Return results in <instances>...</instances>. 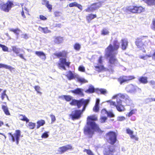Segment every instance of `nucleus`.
I'll return each instance as SVG.
<instances>
[{
	"label": "nucleus",
	"mask_w": 155,
	"mask_h": 155,
	"mask_svg": "<svg viewBox=\"0 0 155 155\" xmlns=\"http://www.w3.org/2000/svg\"><path fill=\"white\" fill-rule=\"evenodd\" d=\"M34 88L37 93H38L40 94H41V92L40 91V87L39 86H34Z\"/></svg>",
	"instance_id": "ea45409f"
},
{
	"label": "nucleus",
	"mask_w": 155,
	"mask_h": 155,
	"mask_svg": "<svg viewBox=\"0 0 155 155\" xmlns=\"http://www.w3.org/2000/svg\"><path fill=\"white\" fill-rule=\"evenodd\" d=\"M153 101H155V98H148L146 100L147 102H150Z\"/></svg>",
	"instance_id": "09e8293b"
},
{
	"label": "nucleus",
	"mask_w": 155,
	"mask_h": 155,
	"mask_svg": "<svg viewBox=\"0 0 155 155\" xmlns=\"http://www.w3.org/2000/svg\"><path fill=\"white\" fill-rule=\"evenodd\" d=\"M78 70L80 71L84 72L85 71V68L83 66H80L78 68Z\"/></svg>",
	"instance_id": "864d4df0"
},
{
	"label": "nucleus",
	"mask_w": 155,
	"mask_h": 155,
	"mask_svg": "<svg viewBox=\"0 0 155 155\" xmlns=\"http://www.w3.org/2000/svg\"><path fill=\"white\" fill-rule=\"evenodd\" d=\"M149 5H154L155 4V0H143Z\"/></svg>",
	"instance_id": "c85d7f7f"
},
{
	"label": "nucleus",
	"mask_w": 155,
	"mask_h": 155,
	"mask_svg": "<svg viewBox=\"0 0 155 155\" xmlns=\"http://www.w3.org/2000/svg\"><path fill=\"white\" fill-rule=\"evenodd\" d=\"M48 132H45L42 134L41 137L42 138H47L48 137Z\"/></svg>",
	"instance_id": "a18cd8bd"
},
{
	"label": "nucleus",
	"mask_w": 155,
	"mask_h": 155,
	"mask_svg": "<svg viewBox=\"0 0 155 155\" xmlns=\"http://www.w3.org/2000/svg\"><path fill=\"white\" fill-rule=\"evenodd\" d=\"M108 111H107L105 109H103L101 111V113L102 114H107V112Z\"/></svg>",
	"instance_id": "774afa93"
},
{
	"label": "nucleus",
	"mask_w": 155,
	"mask_h": 155,
	"mask_svg": "<svg viewBox=\"0 0 155 155\" xmlns=\"http://www.w3.org/2000/svg\"><path fill=\"white\" fill-rule=\"evenodd\" d=\"M151 28L154 30H155V20L153 21V24L151 27Z\"/></svg>",
	"instance_id": "052dcab7"
},
{
	"label": "nucleus",
	"mask_w": 155,
	"mask_h": 155,
	"mask_svg": "<svg viewBox=\"0 0 155 155\" xmlns=\"http://www.w3.org/2000/svg\"><path fill=\"white\" fill-rule=\"evenodd\" d=\"M18 56L20 57L21 58L24 60H26V59L24 58L23 55L22 54H19Z\"/></svg>",
	"instance_id": "e2e57ef3"
},
{
	"label": "nucleus",
	"mask_w": 155,
	"mask_h": 155,
	"mask_svg": "<svg viewBox=\"0 0 155 155\" xmlns=\"http://www.w3.org/2000/svg\"><path fill=\"white\" fill-rule=\"evenodd\" d=\"M109 143L112 145L114 144L117 141V135L115 132L110 131L106 134Z\"/></svg>",
	"instance_id": "9b49d317"
},
{
	"label": "nucleus",
	"mask_w": 155,
	"mask_h": 155,
	"mask_svg": "<svg viewBox=\"0 0 155 155\" xmlns=\"http://www.w3.org/2000/svg\"><path fill=\"white\" fill-rule=\"evenodd\" d=\"M137 89H139V88L137 87L132 84H130L127 86L126 88V91L127 92L130 93L135 92L136 91Z\"/></svg>",
	"instance_id": "f3484780"
},
{
	"label": "nucleus",
	"mask_w": 155,
	"mask_h": 155,
	"mask_svg": "<svg viewBox=\"0 0 155 155\" xmlns=\"http://www.w3.org/2000/svg\"><path fill=\"white\" fill-rule=\"evenodd\" d=\"M96 15H93L92 14H89L86 17V19L88 22H90V21L94 18H96Z\"/></svg>",
	"instance_id": "bb28decb"
},
{
	"label": "nucleus",
	"mask_w": 155,
	"mask_h": 155,
	"mask_svg": "<svg viewBox=\"0 0 155 155\" xmlns=\"http://www.w3.org/2000/svg\"><path fill=\"white\" fill-rule=\"evenodd\" d=\"M9 135V139L12 142H15L17 144H18L20 140V138L21 136V132L19 130H15V132L12 134L11 133H8Z\"/></svg>",
	"instance_id": "6e6552de"
},
{
	"label": "nucleus",
	"mask_w": 155,
	"mask_h": 155,
	"mask_svg": "<svg viewBox=\"0 0 155 155\" xmlns=\"http://www.w3.org/2000/svg\"><path fill=\"white\" fill-rule=\"evenodd\" d=\"M146 58H147V59L148 58H150L151 57H152V54H146Z\"/></svg>",
	"instance_id": "69168bd1"
},
{
	"label": "nucleus",
	"mask_w": 155,
	"mask_h": 155,
	"mask_svg": "<svg viewBox=\"0 0 155 155\" xmlns=\"http://www.w3.org/2000/svg\"><path fill=\"white\" fill-rule=\"evenodd\" d=\"M35 124L31 122H29L28 124V127L30 129H33L35 127Z\"/></svg>",
	"instance_id": "72a5a7b5"
},
{
	"label": "nucleus",
	"mask_w": 155,
	"mask_h": 155,
	"mask_svg": "<svg viewBox=\"0 0 155 155\" xmlns=\"http://www.w3.org/2000/svg\"><path fill=\"white\" fill-rule=\"evenodd\" d=\"M57 58H60L59 62L57 64L58 68L66 70L65 66H68V62L67 61V54L64 51L55 53L54 54Z\"/></svg>",
	"instance_id": "20e7f679"
},
{
	"label": "nucleus",
	"mask_w": 155,
	"mask_h": 155,
	"mask_svg": "<svg viewBox=\"0 0 155 155\" xmlns=\"http://www.w3.org/2000/svg\"><path fill=\"white\" fill-rule=\"evenodd\" d=\"M45 123V121L43 120H38L37 122V129H38L41 126H43Z\"/></svg>",
	"instance_id": "5701e85b"
},
{
	"label": "nucleus",
	"mask_w": 155,
	"mask_h": 155,
	"mask_svg": "<svg viewBox=\"0 0 155 155\" xmlns=\"http://www.w3.org/2000/svg\"><path fill=\"white\" fill-rule=\"evenodd\" d=\"M5 68V69H8L10 71H11L14 69V68L11 66H8L6 64L0 63V68Z\"/></svg>",
	"instance_id": "393cba45"
},
{
	"label": "nucleus",
	"mask_w": 155,
	"mask_h": 155,
	"mask_svg": "<svg viewBox=\"0 0 155 155\" xmlns=\"http://www.w3.org/2000/svg\"><path fill=\"white\" fill-rule=\"evenodd\" d=\"M83 91V90L81 88H78L74 90H70L68 91V92H71L75 94H78L82 96L84 95Z\"/></svg>",
	"instance_id": "a211bd4d"
},
{
	"label": "nucleus",
	"mask_w": 155,
	"mask_h": 155,
	"mask_svg": "<svg viewBox=\"0 0 155 155\" xmlns=\"http://www.w3.org/2000/svg\"><path fill=\"white\" fill-rule=\"evenodd\" d=\"M76 78L78 81L81 83H86L87 82V80L84 78L78 76L77 74L73 73L71 71H68V80H71Z\"/></svg>",
	"instance_id": "9d476101"
},
{
	"label": "nucleus",
	"mask_w": 155,
	"mask_h": 155,
	"mask_svg": "<svg viewBox=\"0 0 155 155\" xmlns=\"http://www.w3.org/2000/svg\"><path fill=\"white\" fill-rule=\"evenodd\" d=\"M119 47V43L117 40H115L113 41V45L110 44L106 50V55L110 57L109 62L111 67L118 64V61L116 59L115 55L117 54V50Z\"/></svg>",
	"instance_id": "f257e3e1"
},
{
	"label": "nucleus",
	"mask_w": 155,
	"mask_h": 155,
	"mask_svg": "<svg viewBox=\"0 0 155 155\" xmlns=\"http://www.w3.org/2000/svg\"><path fill=\"white\" fill-rule=\"evenodd\" d=\"M41 28L43 31V32L44 33H47L51 32V31L48 29L47 27L45 28L41 27Z\"/></svg>",
	"instance_id": "c9c22d12"
},
{
	"label": "nucleus",
	"mask_w": 155,
	"mask_h": 155,
	"mask_svg": "<svg viewBox=\"0 0 155 155\" xmlns=\"http://www.w3.org/2000/svg\"><path fill=\"white\" fill-rule=\"evenodd\" d=\"M135 78V77L133 76H122L120 77L118 79V81L120 84H122L124 82L132 80Z\"/></svg>",
	"instance_id": "4468645a"
},
{
	"label": "nucleus",
	"mask_w": 155,
	"mask_h": 155,
	"mask_svg": "<svg viewBox=\"0 0 155 155\" xmlns=\"http://www.w3.org/2000/svg\"><path fill=\"white\" fill-rule=\"evenodd\" d=\"M77 5V3L76 2H74L70 4H69V6L70 7H73L74 6L76 7Z\"/></svg>",
	"instance_id": "4d7b16f0"
},
{
	"label": "nucleus",
	"mask_w": 155,
	"mask_h": 155,
	"mask_svg": "<svg viewBox=\"0 0 155 155\" xmlns=\"http://www.w3.org/2000/svg\"><path fill=\"white\" fill-rule=\"evenodd\" d=\"M95 89L93 86L92 85L89 86L88 89L85 91V92L87 93H93L94 92Z\"/></svg>",
	"instance_id": "cd10ccee"
},
{
	"label": "nucleus",
	"mask_w": 155,
	"mask_h": 155,
	"mask_svg": "<svg viewBox=\"0 0 155 155\" xmlns=\"http://www.w3.org/2000/svg\"><path fill=\"white\" fill-rule=\"evenodd\" d=\"M102 2H98L96 3H95L92 4L90 7H88L85 10L87 12H90L96 10L101 6V4Z\"/></svg>",
	"instance_id": "f8f14e48"
},
{
	"label": "nucleus",
	"mask_w": 155,
	"mask_h": 155,
	"mask_svg": "<svg viewBox=\"0 0 155 155\" xmlns=\"http://www.w3.org/2000/svg\"><path fill=\"white\" fill-rule=\"evenodd\" d=\"M99 110V105H95L93 108V110L95 112H97Z\"/></svg>",
	"instance_id": "c03bdc74"
},
{
	"label": "nucleus",
	"mask_w": 155,
	"mask_h": 155,
	"mask_svg": "<svg viewBox=\"0 0 155 155\" xmlns=\"http://www.w3.org/2000/svg\"><path fill=\"white\" fill-rule=\"evenodd\" d=\"M22 35V38L24 39H27L28 38V35L26 34H23Z\"/></svg>",
	"instance_id": "bf43d9fd"
},
{
	"label": "nucleus",
	"mask_w": 155,
	"mask_h": 155,
	"mask_svg": "<svg viewBox=\"0 0 155 155\" xmlns=\"http://www.w3.org/2000/svg\"><path fill=\"white\" fill-rule=\"evenodd\" d=\"M14 6L13 1L8 0L5 3L2 2L0 3V9L6 12H8Z\"/></svg>",
	"instance_id": "0eeeda50"
},
{
	"label": "nucleus",
	"mask_w": 155,
	"mask_h": 155,
	"mask_svg": "<svg viewBox=\"0 0 155 155\" xmlns=\"http://www.w3.org/2000/svg\"><path fill=\"white\" fill-rule=\"evenodd\" d=\"M100 102V100L99 99H96V103L95 105H99Z\"/></svg>",
	"instance_id": "0e129e2a"
},
{
	"label": "nucleus",
	"mask_w": 155,
	"mask_h": 155,
	"mask_svg": "<svg viewBox=\"0 0 155 155\" xmlns=\"http://www.w3.org/2000/svg\"><path fill=\"white\" fill-rule=\"evenodd\" d=\"M18 117L20 120L25 121L26 123L28 122L29 121V120L25 116V115L20 114L18 115Z\"/></svg>",
	"instance_id": "b1692460"
},
{
	"label": "nucleus",
	"mask_w": 155,
	"mask_h": 155,
	"mask_svg": "<svg viewBox=\"0 0 155 155\" xmlns=\"http://www.w3.org/2000/svg\"><path fill=\"white\" fill-rule=\"evenodd\" d=\"M9 31H11L13 32L16 35H18L19 34V32L20 31V30L18 28L15 29L11 28L9 29Z\"/></svg>",
	"instance_id": "7c9ffc66"
},
{
	"label": "nucleus",
	"mask_w": 155,
	"mask_h": 155,
	"mask_svg": "<svg viewBox=\"0 0 155 155\" xmlns=\"http://www.w3.org/2000/svg\"><path fill=\"white\" fill-rule=\"evenodd\" d=\"M0 47H1L2 50L4 51H8V48L7 47L4 45H3L0 44Z\"/></svg>",
	"instance_id": "a19ab883"
},
{
	"label": "nucleus",
	"mask_w": 155,
	"mask_h": 155,
	"mask_svg": "<svg viewBox=\"0 0 155 155\" xmlns=\"http://www.w3.org/2000/svg\"><path fill=\"white\" fill-rule=\"evenodd\" d=\"M88 99H81L79 100L72 99L70 104L72 105H77L78 108H80L83 105L82 111H84L86 107L89 102Z\"/></svg>",
	"instance_id": "39448f33"
},
{
	"label": "nucleus",
	"mask_w": 155,
	"mask_h": 155,
	"mask_svg": "<svg viewBox=\"0 0 155 155\" xmlns=\"http://www.w3.org/2000/svg\"><path fill=\"white\" fill-rule=\"evenodd\" d=\"M107 114L108 116L110 117H114V114L111 111H108Z\"/></svg>",
	"instance_id": "49530a36"
},
{
	"label": "nucleus",
	"mask_w": 155,
	"mask_h": 155,
	"mask_svg": "<svg viewBox=\"0 0 155 155\" xmlns=\"http://www.w3.org/2000/svg\"><path fill=\"white\" fill-rule=\"evenodd\" d=\"M126 131L127 133L130 135L132 134L133 133V131L131 130L129 128L127 129Z\"/></svg>",
	"instance_id": "6e6d98bb"
},
{
	"label": "nucleus",
	"mask_w": 155,
	"mask_h": 155,
	"mask_svg": "<svg viewBox=\"0 0 155 155\" xmlns=\"http://www.w3.org/2000/svg\"><path fill=\"white\" fill-rule=\"evenodd\" d=\"M114 150L113 147L108 146L104 151V155H113Z\"/></svg>",
	"instance_id": "dca6fc26"
},
{
	"label": "nucleus",
	"mask_w": 155,
	"mask_h": 155,
	"mask_svg": "<svg viewBox=\"0 0 155 155\" xmlns=\"http://www.w3.org/2000/svg\"><path fill=\"white\" fill-rule=\"evenodd\" d=\"M6 90H4L1 93V98L2 101H3L4 100L5 97H6L7 100H9V98L7 95L6 94Z\"/></svg>",
	"instance_id": "a878e982"
},
{
	"label": "nucleus",
	"mask_w": 155,
	"mask_h": 155,
	"mask_svg": "<svg viewBox=\"0 0 155 155\" xmlns=\"http://www.w3.org/2000/svg\"><path fill=\"white\" fill-rule=\"evenodd\" d=\"M45 6L49 10V12H51L52 9V5L49 4V2L45 5Z\"/></svg>",
	"instance_id": "79ce46f5"
},
{
	"label": "nucleus",
	"mask_w": 155,
	"mask_h": 155,
	"mask_svg": "<svg viewBox=\"0 0 155 155\" xmlns=\"http://www.w3.org/2000/svg\"><path fill=\"white\" fill-rule=\"evenodd\" d=\"M107 117H101L100 119V121L101 123H104L107 119Z\"/></svg>",
	"instance_id": "de8ad7c7"
},
{
	"label": "nucleus",
	"mask_w": 155,
	"mask_h": 155,
	"mask_svg": "<svg viewBox=\"0 0 155 155\" xmlns=\"http://www.w3.org/2000/svg\"><path fill=\"white\" fill-rule=\"evenodd\" d=\"M113 98L117 99L116 103L110 100L107 102L110 103V104L111 106H115L117 110L119 112L123 111L125 110L124 105L122 104V101L120 98L125 100V102L127 105H129L131 103V101L130 98L126 94L119 93L114 96Z\"/></svg>",
	"instance_id": "f03ea898"
},
{
	"label": "nucleus",
	"mask_w": 155,
	"mask_h": 155,
	"mask_svg": "<svg viewBox=\"0 0 155 155\" xmlns=\"http://www.w3.org/2000/svg\"><path fill=\"white\" fill-rule=\"evenodd\" d=\"M76 7H77L79 9L81 10H82V6L80 4L77 3V5H76Z\"/></svg>",
	"instance_id": "680f3d73"
},
{
	"label": "nucleus",
	"mask_w": 155,
	"mask_h": 155,
	"mask_svg": "<svg viewBox=\"0 0 155 155\" xmlns=\"http://www.w3.org/2000/svg\"><path fill=\"white\" fill-rule=\"evenodd\" d=\"M121 48L123 50L126 49L128 45V41L127 39H123L121 40Z\"/></svg>",
	"instance_id": "6ab92c4d"
},
{
	"label": "nucleus",
	"mask_w": 155,
	"mask_h": 155,
	"mask_svg": "<svg viewBox=\"0 0 155 155\" xmlns=\"http://www.w3.org/2000/svg\"><path fill=\"white\" fill-rule=\"evenodd\" d=\"M12 50L16 54H18L19 53V51L18 48L15 46H13L12 47Z\"/></svg>",
	"instance_id": "e433bc0d"
},
{
	"label": "nucleus",
	"mask_w": 155,
	"mask_h": 155,
	"mask_svg": "<svg viewBox=\"0 0 155 155\" xmlns=\"http://www.w3.org/2000/svg\"><path fill=\"white\" fill-rule=\"evenodd\" d=\"M139 81L141 83L146 84L147 82V78L146 77H142L139 79Z\"/></svg>",
	"instance_id": "c756f323"
},
{
	"label": "nucleus",
	"mask_w": 155,
	"mask_h": 155,
	"mask_svg": "<svg viewBox=\"0 0 155 155\" xmlns=\"http://www.w3.org/2000/svg\"><path fill=\"white\" fill-rule=\"evenodd\" d=\"M108 30L106 28H103L101 31V34L103 35H107L109 34Z\"/></svg>",
	"instance_id": "473e14b6"
},
{
	"label": "nucleus",
	"mask_w": 155,
	"mask_h": 155,
	"mask_svg": "<svg viewBox=\"0 0 155 155\" xmlns=\"http://www.w3.org/2000/svg\"><path fill=\"white\" fill-rule=\"evenodd\" d=\"M63 41V38L60 36H57L55 37L54 40V43L58 44L62 43Z\"/></svg>",
	"instance_id": "4be33fe9"
},
{
	"label": "nucleus",
	"mask_w": 155,
	"mask_h": 155,
	"mask_svg": "<svg viewBox=\"0 0 155 155\" xmlns=\"http://www.w3.org/2000/svg\"><path fill=\"white\" fill-rule=\"evenodd\" d=\"M135 44L137 47L140 49L144 48L143 45H150V42L146 36H142L137 38L135 41Z\"/></svg>",
	"instance_id": "423d86ee"
},
{
	"label": "nucleus",
	"mask_w": 155,
	"mask_h": 155,
	"mask_svg": "<svg viewBox=\"0 0 155 155\" xmlns=\"http://www.w3.org/2000/svg\"><path fill=\"white\" fill-rule=\"evenodd\" d=\"M117 120L118 121H122L124 120H125V118L123 116L119 117H117Z\"/></svg>",
	"instance_id": "5fc2aeb1"
},
{
	"label": "nucleus",
	"mask_w": 155,
	"mask_h": 155,
	"mask_svg": "<svg viewBox=\"0 0 155 155\" xmlns=\"http://www.w3.org/2000/svg\"><path fill=\"white\" fill-rule=\"evenodd\" d=\"M81 48V45L79 43H76L74 46V49L76 51H79L80 50Z\"/></svg>",
	"instance_id": "f704fd0d"
},
{
	"label": "nucleus",
	"mask_w": 155,
	"mask_h": 155,
	"mask_svg": "<svg viewBox=\"0 0 155 155\" xmlns=\"http://www.w3.org/2000/svg\"><path fill=\"white\" fill-rule=\"evenodd\" d=\"M42 1V4L43 5H46L49 2V1L46 0H41Z\"/></svg>",
	"instance_id": "13d9d810"
},
{
	"label": "nucleus",
	"mask_w": 155,
	"mask_h": 155,
	"mask_svg": "<svg viewBox=\"0 0 155 155\" xmlns=\"http://www.w3.org/2000/svg\"><path fill=\"white\" fill-rule=\"evenodd\" d=\"M50 116L51 119V123H54L56 120V118L55 116L53 114H51Z\"/></svg>",
	"instance_id": "37998d69"
},
{
	"label": "nucleus",
	"mask_w": 155,
	"mask_h": 155,
	"mask_svg": "<svg viewBox=\"0 0 155 155\" xmlns=\"http://www.w3.org/2000/svg\"><path fill=\"white\" fill-rule=\"evenodd\" d=\"M84 152H86L88 155H94L93 153L90 150L85 149L84 150Z\"/></svg>",
	"instance_id": "4c0bfd02"
},
{
	"label": "nucleus",
	"mask_w": 155,
	"mask_h": 155,
	"mask_svg": "<svg viewBox=\"0 0 155 155\" xmlns=\"http://www.w3.org/2000/svg\"><path fill=\"white\" fill-rule=\"evenodd\" d=\"M39 18L41 20L43 21H45L47 19V18L42 15H40Z\"/></svg>",
	"instance_id": "603ef678"
},
{
	"label": "nucleus",
	"mask_w": 155,
	"mask_h": 155,
	"mask_svg": "<svg viewBox=\"0 0 155 155\" xmlns=\"http://www.w3.org/2000/svg\"><path fill=\"white\" fill-rule=\"evenodd\" d=\"M124 10L127 13L130 12L133 13H138L143 12L145 10L144 8L140 6L139 7L136 6H130L124 8Z\"/></svg>",
	"instance_id": "1a4fd4ad"
},
{
	"label": "nucleus",
	"mask_w": 155,
	"mask_h": 155,
	"mask_svg": "<svg viewBox=\"0 0 155 155\" xmlns=\"http://www.w3.org/2000/svg\"><path fill=\"white\" fill-rule=\"evenodd\" d=\"M2 108L5 114L7 116H10L11 114L7 106L4 105H2Z\"/></svg>",
	"instance_id": "aec40b11"
},
{
	"label": "nucleus",
	"mask_w": 155,
	"mask_h": 155,
	"mask_svg": "<svg viewBox=\"0 0 155 155\" xmlns=\"http://www.w3.org/2000/svg\"><path fill=\"white\" fill-rule=\"evenodd\" d=\"M97 120V117L96 115L88 117L87 124L84 128V132L85 135L91 137L94 134V130L99 131V128L94 121Z\"/></svg>",
	"instance_id": "7ed1b4c3"
},
{
	"label": "nucleus",
	"mask_w": 155,
	"mask_h": 155,
	"mask_svg": "<svg viewBox=\"0 0 155 155\" xmlns=\"http://www.w3.org/2000/svg\"><path fill=\"white\" fill-rule=\"evenodd\" d=\"M83 112L81 110H74L72 112L70 115V117L73 120L78 119L81 117V115Z\"/></svg>",
	"instance_id": "ddd939ff"
},
{
	"label": "nucleus",
	"mask_w": 155,
	"mask_h": 155,
	"mask_svg": "<svg viewBox=\"0 0 155 155\" xmlns=\"http://www.w3.org/2000/svg\"><path fill=\"white\" fill-rule=\"evenodd\" d=\"M102 57L101 56L98 60V64L97 65L95 66V70L100 72L104 69V67L102 65Z\"/></svg>",
	"instance_id": "2eb2a0df"
},
{
	"label": "nucleus",
	"mask_w": 155,
	"mask_h": 155,
	"mask_svg": "<svg viewBox=\"0 0 155 155\" xmlns=\"http://www.w3.org/2000/svg\"><path fill=\"white\" fill-rule=\"evenodd\" d=\"M99 91L101 92V94H105L107 93V91L105 89H99Z\"/></svg>",
	"instance_id": "8fccbe9b"
},
{
	"label": "nucleus",
	"mask_w": 155,
	"mask_h": 155,
	"mask_svg": "<svg viewBox=\"0 0 155 155\" xmlns=\"http://www.w3.org/2000/svg\"><path fill=\"white\" fill-rule=\"evenodd\" d=\"M140 58L142 59H144V60H146V59H147L146 57V55L144 56H140Z\"/></svg>",
	"instance_id": "338daca9"
},
{
	"label": "nucleus",
	"mask_w": 155,
	"mask_h": 155,
	"mask_svg": "<svg viewBox=\"0 0 155 155\" xmlns=\"http://www.w3.org/2000/svg\"><path fill=\"white\" fill-rule=\"evenodd\" d=\"M136 111L135 110H132L128 114V116L129 117H130L133 114H134L135 111Z\"/></svg>",
	"instance_id": "3c124183"
},
{
	"label": "nucleus",
	"mask_w": 155,
	"mask_h": 155,
	"mask_svg": "<svg viewBox=\"0 0 155 155\" xmlns=\"http://www.w3.org/2000/svg\"><path fill=\"white\" fill-rule=\"evenodd\" d=\"M35 54L37 56L41 58L42 59L45 60L46 57L45 54L42 51H36L35 52Z\"/></svg>",
	"instance_id": "412c9836"
},
{
	"label": "nucleus",
	"mask_w": 155,
	"mask_h": 155,
	"mask_svg": "<svg viewBox=\"0 0 155 155\" xmlns=\"http://www.w3.org/2000/svg\"><path fill=\"white\" fill-rule=\"evenodd\" d=\"M54 14L55 17H59L61 15L62 13L60 12L56 11L54 12Z\"/></svg>",
	"instance_id": "58836bf2"
},
{
	"label": "nucleus",
	"mask_w": 155,
	"mask_h": 155,
	"mask_svg": "<svg viewBox=\"0 0 155 155\" xmlns=\"http://www.w3.org/2000/svg\"><path fill=\"white\" fill-rule=\"evenodd\" d=\"M68 148L65 146H63L60 147L59 148V152L60 153H62L67 150Z\"/></svg>",
	"instance_id": "2f4dec72"
}]
</instances>
